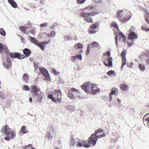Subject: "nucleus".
Masks as SVG:
<instances>
[{"label": "nucleus", "mask_w": 149, "mask_h": 149, "mask_svg": "<svg viewBox=\"0 0 149 149\" xmlns=\"http://www.w3.org/2000/svg\"><path fill=\"white\" fill-rule=\"evenodd\" d=\"M3 51L6 54L7 56L5 58H3L2 63L4 67L7 69H9L12 66V62L9 57L12 58H17L19 59H23L25 57L24 55L21 56L19 53H10L7 46L0 43V53H1Z\"/></svg>", "instance_id": "nucleus-1"}, {"label": "nucleus", "mask_w": 149, "mask_h": 149, "mask_svg": "<svg viewBox=\"0 0 149 149\" xmlns=\"http://www.w3.org/2000/svg\"><path fill=\"white\" fill-rule=\"evenodd\" d=\"M82 88L87 93H91L92 94L95 95L100 92V90L96 85L91 84L90 82L85 83L81 86Z\"/></svg>", "instance_id": "nucleus-2"}, {"label": "nucleus", "mask_w": 149, "mask_h": 149, "mask_svg": "<svg viewBox=\"0 0 149 149\" xmlns=\"http://www.w3.org/2000/svg\"><path fill=\"white\" fill-rule=\"evenodd\" d=\"M2 132H3L6 136L4 139L7 141L12 139L14 138L15 136V133L12 130H10V129L7 125L3 127L2 129Z\"/></svg>", "instance_id": "nucleus-3"}, {"label": "nucleus", "mask_w": 149, "mask_h": 149, "mask_svg": "<svg viewBox=\"0 0 149 149\" xmlns=\"http://www.w3.org/2000/svg\"><path fill=\"white\" fill-rule=\"evenodd\" d=\"M34 68L35 70H37L39 68L40 72L43 75V79L49 82L50 81V78L49 73L47 70L45 68L42 67H39L38 64L37 63H34Z\"/></svg>", "instance_id": "nucleus-4"}, {"label": "nucleus", "mask_w": 149, "mask_h": 149, "mask_svg": "<svg viewBox=\"0 0 149 149\" xmlns=\"http://www.w3.org/2000/svg\"><path fill=\"white\" fill-rule=\"evenodd\" d=\"M111 26L116 29L118 31H119L118 25L115 22H113L111 24ZM116 42L117 45V46H118V41L120 42L121 40V32H118L116 33Z\"/></svg>", "instance_id": "nucleus-5"}, {"label": "nucleus", "mask_w": 149, "mask_h": 149, "mask_svg": "<svg viewBox=\"0 0 149 149\" xmlns=\"http://www.w3.org/2000/svg\"><path fill=\"white\" fill-rule=\"evenodd\" d=\"M81 16L86 22L88 23L92 22L93 19L91 17H90L91 16V15L89 13H86V11L81 10Z\"/></svg>", "instance_id": "nucleus-6"}, {"label": "nucleus", "mask_w": 149, "mask_h": 149, "mask_svg": "<svg viewBox=\"0 0 149 149\" xmlns=\"http://www.w3.org/2000/svg\"><path fill=\"white\" fill-rule=\"evenodd\" d=\"M76 92L79 94L80 91L74 88H72L71 90L68 91V93L67 94L68 97L71 100H75L76 98L75 95L73 94V93Z\"/></svg>", "instance_id": "nucleus-7"}, {"label": "nucleus", "mask_w": 149, "mask_h": 149, "mask_svg": "<svg viewBox=\"0 0 149 149\" xmlns=\"http://www.w3.org/2000/svg\"><path fill=\"white\" fill-rule=\"evenodd\" d=\"M100 138H101V137L93 135V134L91 135L90 137L89 138L88 142V143H89L90 144H92L93 146H95L96 145L98 139Z\"/></svg>", "instance_id": "nucleus-8"}, {"label": "nucleus", "mask_w": 149, "mask_h": 149, "mask_svg": "<svg viewBox=\"0 0 149 149\" xmlns=\"http://www.w3.org/2000/svg\"><path fill=\"white\" fill-rule=\"evenodd\" d=\"M77 143V146L78 147H80L83 146L84 147L87 148L90 147L91 146V145L89 143L86 144V142L84 140L78 139Z\"/></svg>", "instance_id": "nucleus-9"}, {"label": "nucleus", "mask_w": 149, "mask_h": 149, "mask_svg": "<svg viewBox=\"0 0 149 149\" xmlns=\"http://www.w3.org/2000/svg\"><path fill=\"white\" fill-rule=\"evenodd\" d=\"M82 52V50L80 49L79 52V54H77L76 55L74 56L71 57V61L73 63H75L77 59H78L80 61L82 60V56L81 54Z\"/></svg>", "instance_id": "nucleus-10"}, {"label": "nucleus", "mask_w": 149, "mask_h": 149, "mask_svg": "<svg viewBox=\"0 0 149 149\" xmlns=\"http://www.w3.org/2000/svg\"><path fill=\"white\" fill-rule=\"evenodd\" d=\"M118 90L117 88L114 87L112 88L111 90V92L109 94L110 96L109 100L110 102L112 100L113 95H114L115 96H117L118 95Z\"/></svg>", "instance_id": "nucleus-11"}, {"label": "nucleus", "mask_w": 149, "mask_h": 149, "mask_svg": "<svg viewBox=\"0 0 149 149\" xmlns=\"http://www.w3.org/2000/svg\"><path fill=\"white\" fill-rule=\"evenodd\" d=\"M100 23L98 22H97L95 24H93L89 30L90 33V34H93L97 32L96 31L97 27L99 26Z\"/></svg>", "instance_id": "nucleus-12"}, {"label": "nucleus", "mask_w": 149, "mask_h": 149, "mask_svg": "<svg viewBox=\"0 0 149 149\" xmlns=\"http://www.w3.org/2000/svg\"><path fill=\"white\" fill-rule=\"evenodd\" d=\"M113 58L112 57L106 58L104 61V65L106 66H111L113 65L112 61Z\"/></svg>", "instance_id": "nucleus-13"}, {"label": "nucleus", "mask_w": 149, "mask_h": 149, "mask_svg": "<svg viewBox=\"0 0 149 149\" xmlns=\"http://www.w3.org/2000/svg\"><path fill=\"white\" fill-rule=\"evenodd\" d=\"M137 38V35L134 32H132V33H130L129 35V39L131 40L132 42L131 43H128V45L130 46L133 43V40L134 39H136Z\"/></svg>", "instance_id": "nucleus-14"}, {"label": "nucleus", "mask_w": 149, "mask_h": 149, "mask_svg": "<svg viewBox=\"0 0 149 149\" xmlns=\"http://www.w3.org/2000/svg\"><path fill=\"white\" fill-rule=\"evenodd\" d=\"M78 140V139H75L73 135L72 136L70 140V146L71 147H74L77 144Z\"/></svg>", "instance_id": "nucleus-15"}, {"label": "nucleus", "mask_w": 149, "mask_h": 149, "mask_svg": "<svg viewBox=\"0 0 149 149\" xmlns=\"http://www.w3.org/2000/svg\"><path fill=\"white\" fill-rule=\"evenodd\" d=\"M104 131V130L101 129H99L95 130L94 133L93 134V135H95V136H99L100 137H101V138L103 137H104L106 136V134L105 133H104L102 134H99V133H102Z\"/></svg>", "instance_id": "nucleus-16"}, {"label": "nucleus", "mask_w": 149, "mask_h": 149, "mask_svg": "<svg viewBox=\"0 0 149 149\" xmlns=\"http://www.w3.org/2000/svg\"><path fill=\"white\" fill-rule=\"evenodd\" d=\"M143 121L145 125L149 127V113H147L144 116Z\"/></svg>", "instance_id": "nucleus-17"}, {"label": "nucleus", "mask_w": 149, "mask_h": 149, "mask_svg": "<svg viewBox=\"0 0 149 149\" xmlns=\"http://www.w3.org/2000/svg\"><path fill=\"white\" fill-rule=\"evenodd\" d=\"M50 42V41H48L47 42H40L39 41L38 42L37 45H36L38 47H40V48L42 50H44L45 49V46L44 45L47 44L48 43H49Z\"/></svg>", "instance_id": "nucleus-18"}, {"label": "nucleus", "mask_w": 149, "mask_h": 149, "mask_svg": "<svg viewBox=\"0 0 149 149\" xmlns=\"http://www.w3.org/2000/svg\"><path fill=\"white\" fill-rule=\"evenodd\" d=\"M127 53V50L124 49L122 52V65L123 66L125 65L126 63V59L125 58V55Z\"/></svg>", "instance_id": "nucleus-19"}, {"label": "nucleus", "mask_w": 149, "mask_h": 149, "mask_svg": "<svg viewBox=\"0 0 149 149\" xmlns=\"http://www.w3.org/2000/svg\"><path fill=\"white\" fill-rule=\"evenodd\" d=\"M40 91V89L35 85H33L31 87V92L34 94V95L37 94Z\"/></svg>", "instance_id": "nucleus-20"}, {"label": "nucleus", "mask_w": 149, "mask_h": 149, "mask_svg": "<svg viewBox=\"0 0 149 149\" xmlns=\"http://www.w3.org/2000/svg\"><path fill=\"white\" fill-rule=\"evenodd\" d=\"M44 94H45L44 93L41 92L40 93H37V94L35 95H34L37 97V99L38 100V101L40 103H41L42 102V100Z\"/></svg>", "instance_id": "nucleus-21"}, {"label": "nucleus", "mask_w": 149, "mask_h": 149, "mask_svg": "<svg viewBox=\"0 0 149 149\" xmlns=\"http://www.w3.org/2000/svg\"><path fill=\"white\" fill-rule=\"evenodd\" d=\"M28 132V130H27L26 126H22L20 130L19 134H24Z\"/></svg>", "instance_id": "nucleus-22"}, {"label": "nucleus", "mask_w": 149, "mask_h": 149, "mask_svg": "<svg viewBox=\"0 0 149 149\" xmlns=\"http://www.w3.org/2000/svg\"><path fill=\"white\" fill-rule=\"evenodd\" d=\"M23 51L24 54L25 55L26 57H28L30 56L31 53V50L27 48L24 49Z\"/></svg>", "instance_id": "nucleus-23"}, {"label": "nucleus", "mask_w": 149, "mask_h": 149, "mask_svg": "<svg viewBox=\"0 0 149 149\" xmlns=\"http://www.w3.org/2000/svg\"><path fill=\"white\" fill-rule=\"evenodd\" d=\"M11 6L14 8H16L17 5V3L14 0H7Z\"/></svg>", "instance_id": "nucleus-24"}, {"label": "nucleus", "mask_w": 149, "mask_h": 149, "mask_svg": "<svg viewBox=\"0 0 149 149\" xmlns=\"http://www.w3.org/2000/svg\"><path fill=\"white\" fill-rule=\"evenodd\" d=\"M29 41L31 42L36 45H37L39 41L36 40L34 37H31L30 36H29Z\"/></svg>", "instance_id": "nucleus-25"}, {"label": "nucleus", "mask_w": 149, "mask_h": 149, "mask_svg": "<svg viewBox=\"0 0 149 149\" xmlns=\"http://www.w3.org/2000/svg\"><path fill=\"white\" fill-rule=\"evenodd\" d=\"M74 47L76 50L82 49L83 47V45L81 43H78L74 45Z\"/></svg>", "instance_id": "nucleus-26"}, {"label": "nucleus", "mask_w": 149, "mask_h": 149, "mask_svg": "<svg viewBox=\"0 0 149 149\" xmlns=\"http://www.w3.org/2000/svg\"><path fill=\"white\" fill-rule=\"evenodd\" d=\"M145 19L147 23L149 24V12L147 11L145 12Z\"/></svg>", "instance_id": "nucleus-27"}, {"label": "nucleus", "mask_w": 149, "mask_h": 149, "mask_svg": "<svg viewBox=\"0 0 149 149\" xmlns=\"http://www.w3.org/2000/svg\"><path fill=\"white\" fill-rule=\"evenodd\" d=\"M95 8L92 6H90L88 7H85L84 8H83L81 9V11H86V10H91L94 9Z\"/></svg>", "instance_id": "nucleus-28"}, {"label": "nucleus", "mask_w": 149, "mask_h": 149, "mask_svg": "<svg viewBox=\"0 0 149 149\" xmlns=\"http://www.w3.org/2000/svg\"><path fill=\"white\" fill-rule=\"evenodd\" d=\"M28 28V27L26 26H20L19 27V29L24 34H26V29Z\"/></svg>", "instance_id": "nucleus-29"}, {"label": "nucleus", "mask_w": 149, "mask_h": 149, "mask_svg": "<svg viewBox=\"0 0 149 149\" xmlns=\"http://www.w3.org/2000/svg\"><path fill=\"white\" fill-rule=\"evenodd\" d=\"M23 79L25 82H27L29 80V76L26 73L24 74L23 76Z\"/></svg>", "instance_id": "nucleus-30"}, {"label": "nucleus", "mask_w": 149, "mask_h": 149, "mask_svg": "<svg viewBox=\"0 0 149 149\" xmlns=\"http://www.w3.org/2000/svg\"><path fill=\"white\" fill-rule=\"evenodd\" d=\"M107 74L109 76L112 77H114V76L116 74V73L114 70H110L107 72Z\"/></svg>", "instance_id": "nucleus-31"}, {"label": "nucleus", "mask_w": 149, "mask_h": 149, "mask_svg": "<svg viewBox=\"0 0 149 149\" xmlns=\"http://www.w3.org/2000/svg\"><path fill=\"white\" fill-rule=\"evenodd\" d=\"M54 94L58 97L60 95L61 96L62 93L60 90L55 89L54 91Z\"/></svg>", "instance_id": "nucleus-32"}, {"label": "nucleus", "mask_w": 149, "mask_h": 149, "mask_svg": "<svg viewBox=\"0 0 149 149\" xmlns=\"http://www.w3.org/2000/svg\"><path fill=\"white\" fill-rule=\"evenodd\" d=\"M62 99L61 97H58L57 99H56L55 98L54 99V100L53 101L55 103H60L61 102V100Z\"/></svg>", "instance_id": "nucleus-33"}, {"label": "nucleus", "mask_w": 149, "mask_h": 149, "mask_svg": "<svg viewBox=\"0 0 149 149\" xmlns=\"http://www.w3.org/2000/svg\"><path fill=\"white\" fill-rule=\"evenodd\" d=\"M129 88L128 86L125 84L122 85V90L124 91H126L128 90Z\"/></svg>", "instance_id": "nucleus-34"}, {"label": "nucleus", "mask_w": 149, "mask_h": 149, "mask_svg": "<svg viewBox=\"0 0 149 149\" xmlns=\"http://www.w3.org/2000/svg\"><path fill=\"white\" fill-rule=\"evenodd\" d=\"M116 18L120 20L121 18V11L120 10L118 11L117 13L116 14Z\"/></svg>", "instance_id": "nucleus-35"}, {"label": "nucleus", "mask_w": 149, "mask_h": 149, "mask_svg": "<svg viewBox=\"0 0 149 149\" xmlns=\"http://www.w3.org/2000/svg\"><path fill=\"white\" fill-rule=\"evenodd\" d=\"M130 16L128 17H126L123 18L122 20V22L123 23H125L127 22L130 19Z\"/></svg>", "instance_id": "nucleus-36"}, {"label": "nucleus", "mask_w": 149, "mask_h": 149, "mask_svg": "<svg viewBox=\"0 0 149 149\" xmlns=\"http://www.w3.org/2000/svg\"><path fill=\"white\" fill-rule=\"evenodd\" d=\"M139 66L141 70L143 71H144L145 70L146 68L144 65L139 63Z\"/></svg>", "instance_id": "nucleus-37"}, {"label": "nucleus", "mask_w": 149, "mask_h": 149, "mask_svg": "<svg viewBox=\"0 0 149 149\" xmlns=\"http://www.w3.org/2000/svg\"><path fill=\"white\" fill-rule=\"evenodd\" d=\"M94 47H98L99 46V45L97 42L94 41L91 44Z\"/></svg>", "instance_id": "nucleus-38"}, {"label": "nucleus", "mask_w": 149, "mask_h": 149, "mask_svg": "<svg viewBox=\"0 0 149 149\" xmlns=\"http://www.w3.org/2000/svg\"><path fill=\"white\" fill-rule=\"evenodd\" d=\"M0 34L2 36H5L6 35V32L3 28L0 29Z\"/></svg>", "instance_id": "nucleus-39"}, {"label": "nucleus", "mask_w": 149, "mask_h": 149, "mask_svg": "<svg viewBox=\"0 0 149 149\" xmlns=\"http://www.w3.org/2000/svg\"><path fill=\"white\" fill-rule=\"evenodd\" d=\"M65 40H71L72 39V38L71 36H66L65 37Z\"/></svg>", "instance_id": "nucleus-40"}, {"label": "nucleus", "mask_w": 149, "mask_h": 149, "mask_svg": "<svg viewBox=\"0 0 149 149\" xmlns=\"http://www.w3.org/2000/svg\"><path fill=\"white\" fill-rule=\"evenodd\" d=\"M104 56H107V58H110L111 57L110 52L109 51H108L107 52L104 54Z\"/></svg>", "instance_id": "nucleus-41"}, {"label": "nucleus", "mask_w": 149, "mask_h": 149, "mask_svg": "<svg viewBox=\"0 0 149 149\" xmlns=\"http://www.w3.org/2000/svg\"><path fill=\"white\" fill-rule=\"evenodd\" d=\"M51 38L54 37L56 36V32L54 31H52L50 33Z\"/></svg>", "instance_id": "nucleus-42"}, {"label": "nucleus", "mask_w": 149, "mask_h": 149, "mask_svg": "<svg viewBox=\"0 0 149 149\" xmlns=\"http://www.w3.org/2000/svg\"><path fill=\"white\" fill-rule=\"evenodd\" d=\"M86 0H77L78 3L79 4H81L84 3Z\"/></svg>", "instance_id": "nucleus-43"}, {"label": "nucleus", "mask_w": 149, "mask_h": 149, "mask_svg": "<svg viewBox=\"0 0 149 149\" xmlns=\"http://www.w3.org/2000/svg\"><path fill=\"white\" fill-rule=\"evenodd\" d=\"M48 25V23L45 22L40 24V26L42 28L45 27L47 26Z\"/></svg>", "instance_id": "nucleus-44"}, {"label": "nucleus", "mask_w": 149, "mask_h": 149, "mask_svg": "<svg viewBox=\"0 0 149 149\" xmlns=\"http://www.w3.org/2000/svg\"><path fill=\"white\" fill-rule=\"evenodd\" d=\"M23 89L24 90L26 91H29L30 90V87L27 85H24L23 86Z\"/></svg>", "instance_id": "nucleus-45"}, {"label": "nucleus", "mask_w": 149, "mask_h": 149, "mask_svg": "<svg viewBox=\"0 0 149 149\" xmlns=\"http://www.w3.org/2000/svg\"><path fill=\"white\" fill-rule=\"evenodd\" d=\"M90 45L88 44L87 46V49L86 54L87 55L89 54L90 53Z\"/></svg>", "instance_id": "nucleus-46"}, {"label": "nucleus", "mask_w": 149, "mask_h": 149, "mask_svg": "<svg viewBox=\"0 0 149 149\" xmlns=\"http://www.w3.org/2000/svg\"><path fill=\"white\" fill-rule=\"evenodd\" d=\"M48 97L49 98L51 99L52 101L54 100L55 98V97H53V95L52 94H49L48 95Z\"/></svg>", "instance_id": "nucleus-47"}, {"label": "nucleus", "mask_w": 149, "mask_h": 149, "mask_svg": "<svg viewBox=\"0 0 149 149\" xmlns=\"http://www.w3.org/2000/svg\"><path fill=\"white\" fill-rule=\"evenodd\" d=\"M91 15V16H93L99 14L98 12H94L91 13H88Z\"/></svg>", "instance_id": "nucleus-48"}, {"label": "nucleus", "mask_w": 149, "mask_h": 149, "mask_svg": "<svg viewBox=\"0 0 149 149\" xmlns=\"http://www.w3.org/2000/svg\"><path fill=\"white\" fill-rule=\"evenodd\" d=\"M102 98L105 101H107L108 100V97L107 96H103L102 97Z\"/></svg>", "instance_id": "nucleus-49"}, {"label": "nucleus", "mask_w": 149, "mask_h": 149, "mask_svg": "<svg viewBox=\"0 0 149 149\" xmlns=\"http://www.w3.org/2000/svg\"><path fill=\"white\" fill-rule=\"evenodd\" d=\"M46 137L49 140L51 139V134L50 132H47L46 133Z\"/></svg>", "instance_id": "nucleus-50"}, {"label": "nucleus", "mask_w": 149, "mask_h": 149, "mask_svg": "<svg viewBox=\"0 0 149 149\" xmlns=\"http://www.w3.org/2000/svg\"><path fill=\"white\" fill-rule=\"evenodd\" d=\"M135 30V29L134 27L132 26L129 30V32L130 33H132V32H134Z\"/></svg>", "instance_id": "nucleus-51"}, {"label": "nucleus", "mask_w": 149, "mask_h": 149, "mask_svg": "<svg viewBox=\"0 0 149 149\" xmlns=\"http://www.w3.org/2000/svg\"><path fill=\"white\" fill-rule=\"evenodd\" d=\"M122 38L123 39V41L125 42L126 41V38L125 36L122 33Z\"/></svg>", "instance_id": "nucleus-52"}, {"label": "nucleus", "mask_w": 149, "mask_h": 149, "mask_svg": "<svg viewBox=\"0 0 149 149\" xmlns=\"http://www.w3.org/2000/svg\"><path fill=\"white\" fill-rule=\"evenodd\" d=\"M141 28L143 30L146 31H149V28H147V26H142Z\"/></svg>", "instance_id": "nucleus-53"}, {"label": "nucleus", "mask_w": 149, "mask_h": 149, "mask_svg": "<svg viewBox=\"0 0 149 149\" xmlns=\"http://www.w3.org/2000/svg\"><path fill=\"white\" fill-rule=\"evenodd\" d=\"M58 82L60 84H65L64 82L63 81V79H61L60 78Z\"/></svg>", "instance_id": "nucleus-54"}, {"label": "nucleus", "mask_w": 149, "mask_h": 149, "mask_svg": "<svg viewBox=\"0 0 149 149\" xmlns=\"http://www.w3.org/2000/svg\"><path fill=\"white\" fill-rule=\"evenodd\" d=\"M145 55L146 56L149 57V51H147L145 53Z\"/></svg>", "instance_id": "nucleus-55"}, {"label": "nucleus", "mask_w": 149, "mask_h": 149, "mask_svg": "<svg viewBox=\"0 0 149 149\" xmlns=\"http://www.w3.org/2000/svg\"><path fill=\"white\" fill-rule=\"evenodd\" d=\"M102 0H99L98 1H96V2L97 3V4H100L102 2Z\"/></svg>", "instance_id": "nucleus-56"}, {"label": "nucleus", "mask_w": 149, "mask_h": 149, "mask_svg": "<svg viewBox=\"0 0 149 149\" xmlns=\"http://www.w3.org/2000/svg\"><path fill=\"white\" fill-rule=\"evenodd\" d=\"M45 33H40L39 34V37H40V38H42V36L43 35V34H45Z\"/></svg>", "instance_id": "nucleus-57"}, {"label": "nucleus", "mask_w": 149, "mask_h": 149, "mask_svg": "<svg viewBox=\"0 0 149 149\" xmlns=\"http://www.w3.org/2000/svg\"><path fill=\"white\" fill-rule=\"evenodd\" d=\"M31 32L32 34H35V31L34 29H32L31 31Z\"/></svg>", "instance_id": "nucleus-58"}, {"label": "nucleus", "mask_w": 149, "mask_h": 149, "mask_svg": "<svg viewBox=\"0 0 149 149\" xmlns=\"http://www.w3.org/2000/svg\"><path fill=\"white\" fill-rule=\"evenodd\" d=\"M53 73L54 74H56V71L55 69H53Z\"/></svg>", "instance_id": "nucleus-59"}, {"label": "nucleus", "mask_w": 149, "mask_h": 149, "mask_svg": "<svg viewBox=\"0 0 149 149\" xmlns=\"http://www.w3.org/2000/svg\"><path fill=\"white\" fill-rule=\"evenodd\" d=\"M146 62L149 65V58H148L147 60H146Z\"/></svg>", "instance_id": "nucleus-60"}, {"label": "nucleus", "mask_w": 149, "mask_h": 149, "mask_svg": "<svg viewBox=\"0 0 149 149\" xmlns=\"http://www.w3.org/2000/svg\"><path fill=\"white\" fill-rule=\"evenodd\" d=\"M47 35L49 38H51V36H50L51 35L50 34H49V33H47Z\"/></svg>", "instance_id": "nucleus-61"}, {"label": "nucleus", "mask_w": 149, "mask_h": 149, "mask_svg": "<svg viewBox=\"0 0 149 149\" xmlns=\"http://www.w3.org/2000/svg\"><path fill=\"white\" fill-rule=\"evenodd\" d=\"M32 101V99L31 97H30L29 98V101L30 102H31Z\"/></svg>", "instance_id": "nucleus-62"}, {"label": "nucleus", "mask_w": 149, "mask_h": 149, "mask_svg": "<svg viewBox=\"0 0 149 149\" xmlns=\"http://www.w3.org/2000/svg\"><path fill=\"white\" fill-rule=\"evenodd\" d=\"M54 149H61L59 148L56 147H55Z\"/></svg>", "instance_id": "nucleus-63"}, {"label": "nucleus", "mask_w": 149, "mask_h": 149, "mask_svg": "<svg viewBox=\"0 0 149 149\" xmlns=\"http://www.w3.org/2000/svg\"><path fill=\"white\" fill-rule=\"evenodd\" d=\"M51 28H52V29H53L54 28V26H53V25H52L51 26Z\"/></svg>", "instance_id": "nucleus-64"}]
</instances>
